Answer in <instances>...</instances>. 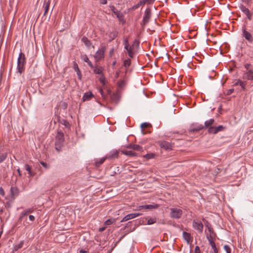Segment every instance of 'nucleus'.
Returning a JSON list of instances; mask_svg holds the SVG:
<instances>
[{"label": "nucleus", "instance_id": "nucleus-8", "mask_svg": "<svg viewBox=\"0 0 253 253\" xmlns=\"http://www.w3.org/2000/svg\"><path fill=\"white\" fill-rule=\"evenodd\" d=\"M243 36L250 42L252 43L253 42V37L252 35L246 31V28H243L242 29Z\"/></svg>", "mask_w": 253, "mask_h": 253}, {"label": "nucleus", "instance_id": "nucleus-39", "mask_svg": "<svg viewBox=\"0 0 253 253\" xmlns=\"http://www.w3.org/2000/svg\"><path fill=\"white\" fill-rule=\"evenodd\" d=\"M224 249L226 251V253H231V250L230 247L228 245H224Z\"/></svg>", "mask_w": 253, "mask_h": 253}, {"label": "nucleus", "instance_id": "nucleus-22", "mask_svg": "<svg viewBox=\"0 0 253 253\" xmlns=\"http://www.w3.org/2000/svg\"><path fill=\"white\" fill-rule=\"evenodd\" d=\"M10 194L12 198H14L15 196L18 195V189L15 187H11L10 188Z\"/></svg>", "mask_w": 253, "mask_h": 253}, {"label": "nucleus", "instance_id": "nucleus-3", "mask_svg": "<svg viewBox=\"0 0 253 253\" xmlns=\"http://www.w3.org/2000/svg\"><path fill=\"white\" fill-rule=\"evenodd\" d=\"M170 216L172 218H180L182 214V211L180 209L170 208Z\"/></svg>", "mask_w": 253, "mask_h": 253}, {"label": "nucleus", "instance_id": "nucleus-41", "mask_svg": "<svg viewBox=\"0 0 253 253\" xmlns=\"http://www.w3.org/2000/svg\"><path fill=\"white\" fill-rule=\"evenodd\" d=\"M6 158V154H2L0 155V163L3 162Z\"/></svg>", "mask_w": 253, "mask_h": 253}, {"label": "nucleus", "instance_id": "nucleus-29", "mask_svg": "<svg viewBox=\"0 0 253 253\" xmlns=\"http://www.w3.org/2000/svg\"><path fill=\"white\" fill-rule=\"evenodd\" d=\"M82 41L84 42L85 45L88 47L91 45V43L90 41L86 37H84L82 38Z\"/></svg>", "mask_w": 253, "mask_h": 253}, {"label": "nucleus", "instance_id": "nucleus-57", "mask_svg": "<svg viewBox=\"0 0 253 253\" xmlns=\"http://www.w3.org/2000/svg\"><path fill=\"white\" fill-rule=\"evenodd\" d=\"M87 63L91 69L93 68L94 66L93 65L91 61H90V60L88 62H87Z\"/></svg>", "mask_w": 253, "mask_h": 253}, {"label": "nucleus", "instance_id": "nucleus-30", "mask_svg": "<svg viewBox=\"0 0 253 253\" xmlns=\"http://www.w3.org/2000/svg\"><path fill=\"white\" fill-rule=\"evenodd\" d=\"M145 2L143 1V0H140V1L137 3V4H136V5H134L132 7V9H137V8H138L139 6H140L141 5H145Z\"/></svg>", "mask_w": 253, "mask_h": 253}, {"label": "nucleus", "instance_id": "nucleus-54", "mask_svg": "<svg viewBox=\"0 0 253 253\" xmlns=\"http://www.w3.org/2000/svg\"><path fill=\"white\" fill-rule=\"evenodd\" d=\"M0 194L2 196L4 195V191L2 187H0Z\"/></svg>", "mask_w": 253, "mask_h": 253}, {"label": "nucleus", "instance_id": "nucleus-27", "mask_svg": "<svg viewBox=\"0 0 253 253\" xmlns=\"http://www.w3.org/2000/svg\"><path fill=\"white\" fill-rule=\"evenodd\" d=\"M33 209L32 208H29V209L25 210L24 211H23L22 212L20 218H22L24 216L27 215L28 213L33 212Z\"/></svg>", "mask_w": 253, "mask_h": 253}, {"label": "nucleus", "instance_id": "nucleus-44", "mask_svg": "<svg viewBox=\"0 0 253 253\" xmlns=\"http://www.w3.org/2000/svg\"><path fill=\"white\" fill-rule=\"evenodd\" d=\"M117 36V33L116 32L110 33V36L112 37V39H114Z\"/></svg>", "mask_w": 253, "mask_h": 253}, {"label": "nucleus", "instance_id": "nucleus-33", "mask_svg": "<svg viewBox=\"0 0 253 253\" xmlns=\"http://www.w3.org/2000/svg\"><path fill=\"white\" fill-rule=\"evenodd\" d=\"M131 64V61L129 59H125L124 61V66L126 68L129 67Z\"/></svg>", "mask_w": 253, "mask_h": 253}, {"label": "nucleus", "instance_id": "nucleus-60", "mask_svg": "<svg viewBox=\"0 0 253 253\" xmlns=\"http://www.w3.org/2000/svg\"><path fill=\"white\" fill-rule=\"evenodd\" d=\"M101 3L103 4H106L107 3V0H101Z\"/></svg>", "mask_w": 253, "mask_h": 253}, {"label": "nucleus", "instance_id": "nucleus-52", "mask_svg": "<svg viewBox=\"0 0 253 253\" xmlns=\"http://www.w3.org/2000/svg\"><path fill=\"white\" fill-rule=\"evenodd\" d=\"M99 92L100 93V94H101V95L102 97L103 98H105V94H104V92H103V89H101V88H100V89H99Z\"/></svg>", "mask_w": 253, "mask_h": 253}, {"label": "nucleus", "instance_id": "nucleus-55", "mask_svg": "<svg viewBox=\"0 0 253 253\" xmlns=\"http://www.w3.org/2000/svg\"><path fill=\"white\" fill-rule=\"evenodd\" d=\"M149 124L146 123H143L141 124V126L142 128L143 127H146L148 126Z\"/></svg>", "mask_w": 253, "mask_h": 253}, {"label": "nucleus", "instance_id": "nucleus-42", "mask_svg": "<svg viewBox=\"0 0 253 253\" xmlns=\"http://www.w3.org/2000/svg\"><path fill=\"white\" fill-rule=\"evenodd\" d=\"M244 67H245V69H246V71L252 70L251 68L252 67V65L250 63L245 64L244 65Z\"/></svg>", "mask_w": 253, "mask_h": 253}, {"label": "nucleus", "instance_id": "nucleus-61", "mask_svg": "<svg viewBox=\"0 0 253 253\" xmlns=\"http://www.w3.org/2000/svg\"><path fill=\"white\" fill-rule=\"evenodd\" d=\"M212 249L213 250L214 253H218V250L216 247Z\"/></svg>", "mask_w": 253, "mask_h": 253}, {"label": "nucleus", "instance_id": "nucleus-36", "mask_svg": "<svg viewBox=\"0 0 253 253\" xmlns=\"http://www.w3.org/2000/svg\"><path fill=\"white\" fill-rule=\"evenodd\" d=\"M240 85L241 86L243 90H246V82H243L242 80H239Z\"/></svg>", "mask_w": 253, "mask_h": 253}, {"label": "nucleus", "instance_id": "nucleus-64", "mask_svg": "<svg viewBox=\"0 0 253 253\" xmlns=\"http://www.w3.org/2000/svg\"><path fill=\"white\" fill-rule=\"evenodd\" d=\"M239 80H238L235 84H234V85H240V83H239Z\"/></svg>", "mask_w": 253, "mask_h": 253}, {"label": "nucleus", "instance_id": "nucleus-15", "mask_svg": "<svg viewBox=\"0 0 253 253\" xmlns=\"http://www.w3.org/2000/svg\"><path fill=\"white\" fill-rule=\"evenodd\" d=\"M160 146L162 148L166 150H170L172 149L171 144L170 143L165 141L161 142Z\"/></svg>", "mask_w": 253, "mask_h": 253}, {"label": "nucleus", "instance_id": "nucleus-43", "mask_svg": "<svg viewBox=\"0 0 253 253\" xmlns=\"http://www.w3.org/2000/svg\"><path fill=\"white\" fill-rule=\"evenodd\" d=\"M114 222H115L114 219H109L105 221V224L108 225H110V224H112Z\"/></svg>", "mask_w": 253, "mask_h": 253}, {"label": "nucleus", "instance_id": "nucleus-10", "mask_svg": "<svg viewBox=\"0 0 253 253\" xmlns=\"http://www.w3.org/2000/svg\"><path fill=\"white\" fill-rule=\"evenodd\" d=\"M118 156L119 151L117 150H113L105 156V158L106 159L112 160L118 158Z\"/></svg>", "mask_w": 253, "mask_h": 253}, {"label": "nucleus", "instance_id": "nucleus-21", "mask_svg": "<svg viewBox=\"0 0 253 253\" xmlns=\"http://www.w3.org/2000/svg\"><path fill=\"white\" fill-rule=\"evenodd\" d=\"M50 5V0H45L44 5L43 6L44 10V12L43 15H45L49 9Z\"/></svg>", "mask_w": 253, "mask_h": 253}, {"label": "nucleus", "instance_id": "nucleus-63", "mask_svg": "<svg viewBox=\"0 0 253 253\" xmlns=\"http://www.w3.org/2000/svg\"><path fill=\"white\" fill-rule=\"evenodd\" d=\"M206 225L208 229H209V227H210V226H211L210 225V224L208 221H206Z\"/></svg>", "mask_w": 253, "mask_h": 253}, {"label": "nucleus", "instance_id": "nucleus-56", "mask_svg": "<svg viewBox=\"0 0 253 253\" xmlns=\"http://www.w3.org/2000/svg\"><path fill=\"white\" fill-rule=\"evenodd\" d=\"M100 81L101 83H102L103 84H105V78L104 77H101L100 78Z\"/></svg>", "mask_w": 253, "mask_h": 253}, {"label": "nucleus", "instance_id": "nucleus-11", "mask_svg": "<svg viewBox=\"0 0 253 253\" xmlns=\"http://www.w3.org/2000/svg\"><path fill=\"white\" fill-rule=\"evenodd\" d=\"M243 79L253 81V71H245L243 75Z\"/></svg>", "mask_w": 253, "mask_h": 253}, {"label": "nucleus", "instance_id": "nucleus-24", "mask_svg": "<svg viewBox=\"0 0 253 253\" xmlns=\"http://www.w3.org/2000/svg\"><path fill=\"white\" fill-rule=\"evenodd\" d=\"M183 238L184 239V240L185 241H186L187 243H188V244L190 243V242L191 241L190 234H189V233H187L186 232L183 231Z\"/></svg>", "mask_w": 253, "mask_h": 253}, {"label": "nucleus", "instance_id": "nucleus-58", "mask_svg": "<svg viewBox=\"0 0 253 253\" xmlns=\"http://www.w3.org/2000/svg\"><path fill=\"white\" fill-rule=\"evenodd\" d=\"M29 219L31 221H34L35 220V217L34 216L32 215H29Z\"/></svg>", "mask_w": 253, "mask_h": 253}, {"label": "nucleus", "instance_id": "nucleus-5", "mask_svg": "<svg viewBox=\"0 0 253 253\" xmlns=\"http://www.w3.org/2000/svg\"><path fill=\"white\" fill-rule=\"evenodd\" d=\"M225 127L222 125H220L217 127H211L208 129V132L211 134H216L219 131L224 130Z\"/></svg>", "mask_w": 253, "mask_h": 253}, {"label": "nucleus", "instance_id": "nucleus-51", "mask_svg": "<svg viewBox=\"0 0 253 253\" xmlns=\"http://www.w3.org/2000/svg\"><path fill=\"white\" fill-rule=\"evenodd\" d=\"M110 7L111 10L114 13H115L116 11H118V10H117L116 9V8L115 7V6H113V5L110 6Z\"/></svg>", "mask_w": 253, "mask_h": 253}, {"label": "nucleus", "instance_id": "nucleus-13", "mask_svg": "<svg viewBox=\"0 0 253 253\" xmlns=\"http://www.w3.org/2000/svg\"><path fill=\"white\" fill-rule=\"evenodd\" d=\"M240 8L246 14L248 18L251 20L252 19V13L250 12V10L243 5H241Z\"/></svg>", "mask_w": 253, "mask_h": 253}, {"label": "nucleus", "instance_id": "nucleus-47", "mask_svg": "<svg viewBox=\"0 0 253 253\" xmlns=\"http://www.w3.org/2000/svg\"><path fill=\"white\" fill-rule=\"evenodd\" d=\"M195 253H201L200 249L199 246H196L195 249Z\"/></svg>", "mask_w": 253, "mask_h": 253}, {"label": "nucleus", "instance_id": "nucleus-4", "mask_svg": "<svg viewBox=\"0 0 253 253\" xmlns=\"http://www.w3.org/2000/svg\"><path fill=\"white\" fill-rule=\"evenodd\" d=\"M105 50V47L103 46L97 51L94 56L96 61L98 62L104 58Z\"/></svg>", "mask_w": 253, "mask_h": 253}, {"label": "nucleus", "instance_id": "nucleus-53", "mask_svg": "<svg viewBox=\"0 0 253 253\" xmlns=\"http://www.w3.org/2000/svg\"><path fill=\"white\" fill-rule=\"evenodd\" d=\"M133 145H134V144H128V145H127L126 146V147L128 149H133Z\"/></svg>", "mask_w": 253, "mask_h": 253}, {"label": "nucleus", "instance_id": "nucleus-59", "mask_svg": "<svg viewBox=\"0 0 253 253\" xmlns=\"http://www.w3.org/2000/svg\"><path fill=\"white\" fill-rule=\"evenodd\" d=\"M79 252L80 253H87V252L84 250L81 249L79 251Z\"/></svg>", "mask_w": 253, "mask_h": 253}, {"label": "nucleus", "instance_id": "nucleus-40", "mask_svg": "<svg viewBox=\"0 0 253 253\" xmlns=\"http://www.w3.org/2000/svg\"><path fill=\"white\" fill-rule=\"evenodd\" d=\"M126 84V82L124 80L119 81L118 82V84L119 87H123Z\"/></svg>", "mask_w": 253, "mask_h": 253}, {"label": "nucleus", "instance_id": "nucleus-46", "mask_svg": "<svg viewBox=\"0 0 253 253\" xmlns=\"http://www.w3.org/2000/svg\"><path fill=\"white\" fill-rule=\"evenodd\" d=\"M155 0H143L145 4H150L153 3Z\"/></svg>", "mask_w": 253, "mask_h": 253}, {"label": "nucleus", "instance_id": "nucleus-18", "mask_svg": "<svg viewBox=\"0 0 253 253\" xmlns=\"http://www.w3.org/2000/svg\"><path fill=\"white\" fill-rule=\"evenodd\" d=\"M214 122L215 121L213 119H211L206 121L205 122V125L204 126V128H208V129L210 127H213L212 125L214 124Z\"/></svg>", "mask_w": 253, "mask_h": 253}, {"label": "nucleus", "instance_id": "nucleus-14", "mask_svg": "<svg viewBox=\"0 0 253 253\" xmlns=\"http://www.w3.org/2000/svg\"><path fill=\"white\" fill-rule=\"evenodd\" d=\"M193 227L199 232L202 233L203 232V225L201 222H196L194 221L193 222Z\"/></svg>", "mask_w": 253, "mask_h": 253}, {"label": "nucleus", "instance_id": "nucleus-31", "mask_svg": "<svg viewBox=\"0 0 253 253\" xmlns=\"http://www.w3.org/2000/svg\"><path fill=\"white\" fill-rule=\"evenodd\" d=\"M157 222V218L156 217H151L148 219L147 220V224L148 225H151L153 224H154L156 223Z\"/></svg>", "mask_w": 253, "mask_h": 253}, {"label": "nucleus", "instance_id": "nucleus-62", "mask_svg": "<svg viewBox=\"0 0 253 253\" xmlns=\"http://www.w3.org/2000/svg\"><path fill=\"white\" fill-rule=\"evenodd\" d=\"M234 91V89H230L228 90V94H231Z\"/></svg>", "mask_w": 253, "mask_h": 253}, {"label": "nucleus", "instance_id": "nucleus-20", "mask_svg": "<svg viewBox=\"0 0 253 253\" xmlns=\"http://www.w3.org/2000/svg\"><path fill=\"white\" fill-rule=\"evenodd\" d=\"M93 73L95 74L101 75L102 74L103 68L102 67L98 66L96 65V66H93Z\"/></svg>", "mask_w": 253, "mask_h": 253}, {"label": "nucleus", "instance_id": "nucleus-38", "mask_svg": "<svg viewBox=\"0 0 253 253\" xmlns=\"http://www.w3.org/2000/svg\"><path fill=\"white\" fill-rule=\"evenodd\" d=\"M81 59L85 62H88L89 60L88 58V57L86 55L84 54V55H81Z\"/></svg>", "mask_w": 253, "mask_h": 253}, {"label": "nucleus", "instance_id": "nucleus-50", "mask_svg": "<svg viewBox=\"0 0 253 253\" xmlns=\"http://www.w3.org/2000/svg\"><path fill=\"white\" fill-rule=\"evenodd\" d=\"M138 45H139V42L136 40H135L133 42L132 46L133 47L134 46H138Z\"/></svg>", "mask_w": 253, "mask_h": 253}, {"label": "nucleus", "instance_id": "nucleus-9", "mask_svg": "<svg viewBox=\"0 0 253 253\" xmlns=\"http://www.w3.org/2000/svg\"><path fill=\"white\" fill-rule=\"evenodd\" d=\"M142 215V213H130L126 216H125L123 218V219L121 220V222L126 221L129 219L134 218L137 216H140Z\"/></svg>", "mask_w": 253, "mask_h": 253}, {"label": "nucleus", "instance_id": "nucleus-16", "mask_svg": "<svg viewBox=\"0 0 253 253\" xmlns=\"http://www.w3.org/2000/svg\"><path fill=\"white\" fill-rule=\"evenodd\" d=\"M73 69H74L75 71L77 73L79 79L80 80H81L82 73L81 71L80 70V69L78 67L77 63L75 61L73 62Z\"/></svg>", "mask_w": 253, "mask_h": 253}, {"label": "nucleus", "instance_id": "nucleus-12", "mask_svg": "<svg viewBox=\"0 0 253 253\" xmlns=\"http://www.w3.org/2000/svg\"><path fill=\"white\" fill-rule=\"evenodd\" d=\"M125 42V48L127 50L129 56L132 58L133 56V52L132 51V47L129 46L128 41L127 39H126L124 41Z\"/></svg>", "mask_w": 253, "mask_h": 253}, {"label": "nucleus", "instance_id": "nucleus-35", "mask_svg": "<svg viewBox=\"0 0 253 253\" xmlns=\"http://www.w3.org/2000/svg\"><path fill=\"white\" fill-rule=\"evenodd\" d=\"M24 244V241H21L20 243L17 245H16L14 247V249L16 251L19 250L21 248Z\"/></svg>", "mask_w": 253, "mask_h": 253}, {"label": "nucleus", "instance_id": "nucleus-28", "mask_svg": "<svg viewBox=\"0 0 253 253\" xmlns=\"http://www.w3.org/2000/svg\"><path fill=\"white\" fill-rule=\"evenodd\" d=\"M25 169L27 171H28V173L31 176H33L34 175V173L32 171L31 167L28 164H26L25 165Z\"/></svg>", "mask_w": 253, "mask_h": 253}, {"label": "nucleus", "instance_id": "nucleus-1", "mask_svg": "<svg viewBox=\"0 0 253 253\" xmlns=\"http://www.w3.org/2000/svg\"><path fill=\"white\" fill-rule=\"evenodd\" d=\"M26 63V58L23 52H20L17 60V70L20 74L24 71V66Z\"/></svg>", "mask_w": 253, "mask_h": 253}, {"label": "nucleus", "instance_id": "nucleus-26", "mask_svg": "<svg viewBox=\"0 0 253 253\" xmlns=\"http://www.w3.org/2000/svg\"><path fill=\"white\" fill-rule=\"evenodd\" d=\"M105 160H106V158L105 157L101 158L99 160H96L95 162V166L97 167H100V165H101L104 163Z\"/></svg>", "mask_w": 253, "mask_h": 253}, {"label": "nucleus", "instance_id": "nucleus-37", "mask_svg": "<svg viewBox=\"0 0 253 253\" xmlns=\"http://www.w3.org/2000/svg\"><path fill=\"white\" fill-rule=\"evenodd\" d=\"M209 230V232H210V235L215 236H216V234L214 232L213 229L211 227V226H210V227H209V230Z\"/></svg>", "mask_w": 253, "mask_h": 253}, {"label": "nucleus", "instance_id": "nucleus-48", "mask_svg": "<svg viewBox=\"0 0 253 253\" xmlns=\"http://www.w3.org/2000/svg\"><path fill=\"white\" fill-rule=\"evenodd\" d=\"M209 243L211 246L212 248H214L216 247L215 244L213 241H210Z\"/></svg>", "mask_w": 253, "mask_h": 253}, {"label": "nucleus", "instance_id": "nucleus-17", "mask_svg": "<svg viewBox=\"0 0 253 253\" xmlns=\"http://www.w3.org/2000/svg\"><path fill=\"white\" fill-rule=\"evenodd\" d=\"M114 14L116 15L119 21L122 22V24H124L126 22V21L124 19V16L120 11H116Z\"/></svg>", "mask_w": 253, "mask_h": 253}, {"label": "nucleus", "instance_id": "nucleus-19", "mask_svg": "<svg viewBox=\"0 0 253 253\" xmlns=\"http://www.w3.org/2000/svg\"><path fill=\"white\" fill-rule=\"evenodd\" d=\"M204 129V126L202 125H197L195 127H191L190 129L191 132H197Z\"/></svg>", "mask_w": 253, "mask_h": 253}, {"label": "nucleus", "instance_id": "nucleus-32", "mask_svg": "<svg viewBox=\"0 0 253 253\" xmlns=\"http://www.w3.org/2000/svg\"><path fill=\"white\" fill-rule=\"evenodd\" d=\"M155 156V154L154 153H149L144 155L143 157L146 158L147 160H149L154 158Z\"/></svg>", "mask_w": 253, "mask_h": 253}, {"label": "nucleus", "instance_id": "nucleus-23", "mask_svg": "<svg viewBox=\"0 0 253 253\" xmlns=\"http://www.w3.org/2000/svg\"><path fill=\"white\" fill-rule=\"evenodd\" d=\"M122 152L123 154L128 156L135 157L137 156V154L132 151L123 150Z\"/></svg>", "mask_w": 253, "mask_h": 253}, {"label": "nucleus", "instance_id": "nucleus-49", "mask_svg": "<svg viewBox=\"0 0 253 253\" xmlns=\"http://www.w3.org/2000/svg\"><path fill=\"white\" fill-rule=\"evenodd\" d=\"M40 163L45 168L47 169L48 168V167L46 163L42 161V162H41Z\"/></svg>", "mask_w": 253, "mask_h": 253}, {"label": "nucleus", "instance_id": "nucleus-6", "mask_svg": "<svg viewBox=\"0 0 253 253\" xmlns=\"http://www.w3.org/2000/svg\"><path fill=\"white\" fill-rule=\"evenodd\" d=\"M151 9L149 8H147L146 9L145 12H144V15L143 18V24L144 25H145L147 24L151 17Z\"/></svg>", "mask_w": 253, "mask_h": 253}, {"label": "nucleus", "instance_id": "nucleus-7", "mask_svg": "<svg viewBox=\"0 0 253 253\" xmlns=\"http://www.w3.org/2000/svg\"><path fill=\"white\" fill-rule=\"evenodd\" d=\"M159 205L157 204L139 206L137 207V209L135 210V211H141L142 210H152L154 209H157Z\"/></svg>", "mask_w": 253, "mask_h": 253}, {"label": "nucleus", "instance_id": "nucleus-25", "mask_svg": "<svg viewBox=\"0 0 253 253\" xmlns=\"http://www.w3.org/2000/svg\"><path fill=\"white\" fill-rule=\"evenodd\" d=\"M93 96V94L91 92H87L84 93L83 97V100L84 101L89 100L91 97Z\"/></svg>", "mask_w": 253, "mask_h": 253}, {"label": "nucleus", "instance_id": "nucleus-2", "mask_svg": "<svg viewBox=\"0 0 253 253\" xmlns=\"http://www.w3.org/2000/svg\"><path fill=\"white\" fill-rule=\"evenodd\" d=\"M64 142V137L63 133L58 131L55 138V146L57 151H60L63 145Z\"/></svg>", "mask_w": 253, "mask_h": 253}, {"label": "nucleus", "instance_id": "nucleus-45", "mask_svg": "<svg viewBox=\"0 0 253 253\" xmlns=\"http://www.w3.org/2000/svg\"><path fill=\"white\" fill-rule=\"evenodd\" d=\"M215 237V236H211V235H208L207 236V238L209 242H210V241H213V239Z\"/></svg>", "mask_w": 253, "mask_h": 253}, {"label": "nucleus", "instance_id": "nucleus-34", "mask_svg": "<svg viewBox=\"0 0 253 253\" xmlns=\"http://www.w3.org/2000/svg\"><path fill=\"white\" fill-rule=\"evenodd\" d=\"M133 150H136L137 151H142L143 148L141 146H139V145L134 144Z\"/></svg>", "mask_w": 253, "mask_h": 253}]
</instances>
